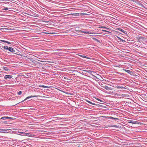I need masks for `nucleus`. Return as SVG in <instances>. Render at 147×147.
<instances>
[{
    "label": "nucleus",
    "mask_w": 147,
    "mask_h": 147,
    "mask_svg": "<svg viewBox=\"0 0 147 147\" xmlns=\"http://www.w3.org/2000/svg\"><path fill=\"white\" fill-rule=\"evenodd\" d=\"M80 109H78L77 108L74 111V119L75 118L74 117H76L77 118L79 119L81 117L82 115L80 114Z\"/></svg>",
    "instance_id": "nucleus-1"
},
{
    "label": "nucleus",
    "mask_w": 147,
    "mask_h": 147,
    "mask_svg": "<svg viewBox=\"0 0 147 147\" xmlns=\"http://www.w3.org/2000/svg\"><path fill=\"white\" fill-rule=\"evenodd\" d=\"M87 14L85 13H81L80 12L77 13H74V21H76V18H77L76 16H83L86 15Z\"/></svg>",
    "instance_id": "nucleus-2"
},
{
    "label": "nucleus",
    "mask_w": 147,
    "mask_h": 147,
    "mask_svg": "<svg viewBox=\"0 0 147 147\" xmlns=\"http://www.w3.org/2000/svg\"><path fill=\"white\" fill-rule=\"evenodd\" d=\"M1 47L6 50H8L10 52H15V51L11 47H9L8 48L7 46H5L3 47L2 45H1Z\"/></svg>",
    "instance_id": "nucleus-3"
},
{
    "label": "nucleus",
    "mask_w": 147,
    "mask_h": 147,
    "mask_svg": "<svg viewBox=\"0 0 147 147\" xmlns=\"http://www.w3.org/2000/svg\"><path fill=\"white\" fill-rule=\"evenodd\" d=\"M80 70L79 69H78V70L74 69V78H75L78 77L79 75L80 74Z\"/></svg>",
    "instance_id": "nucleus-4"
},
{
    "label": "nucleus",
    "mask_w": 147,
    "mask_h": 147,
    "mask_svg": "<svg viewBox=\"0 0 147 147\" xmlns=\"http://www.w3.org/2000/svg\"><path fill=\"white\" fill-rule=\"evenodd\" d=\"M38 97V96H29L27 97L25 99L22 101L21 102H20L19 103H20V102H24L26 100H27L29 98H30L32 97Z\"/></svg>",
    "instance_id": "nucleus-5"
},
{
    "label": "nucleus",
    "mask_w": 147,
    "mask_h": 147,
    "mask_svg": "<svg viewBox=\"0 0 147 147\" xmlns=\"http://www.w3.org/2000/svg\"><path fill=\"white\" fill-rule=\"evenodd\" d=\"M82 33V32L80 30H74V36H76L75 35V34L77 35L81 34Z\"/></svg>",
    "instance_id": "nucleus-6"
},
{
    "label": "nucleus",
    "mask_w": 147,
    "mask_h": 147,
    "mask_svg": "<svg viewBox=\"0 0 147 147\" xmlns=\"http://www.w3.org/2000/svg\"><path fill=\"white\" fill-rule=\"evenodd\" d=\"M77 49H74V57H75L76 58H79L80 57V55L77 54H76V51Z\"/></svg>",
    "instance_id": "nucleus-7"
},
{
    "label": "nucleus",
    "mask_w": 147,
    "mask_h": 147,
    "mask_svg": "<svg viewBox=\"0 0 147 147\" xmlns=\"http://www.w3.org/2000/svg\"><path fill=\"white\" fill-rule=\"evenodd\" d=\"M12 77V76L10 75H6L4 77V79H9L11 78Z\"/></svg>",
    "instance_id": "nucleus-8"
},
{
    "label": "nucleus",
    "mask_w": 147,
    "mask_h": 147,
    "mask_svg": "<svg viewBox=\"0 0 147 147\" xmlns=\"http://www.w3.org/2000/svg\"><path fill=\"white\" fill-rule=\"evenodd\" d=\"M124 70L126 72H127L128 73L130 74V75H132L133 72L131 71L130 70H127V69H124Z\"/></svg>",
    "instance_id": "nucleus-9"
},
{
    "label": "nucleus",
    "mask_w": 147,
    "mask_h": 147,
    "mask_svg": "<svg viewBox=\"0 0 147 147\" xmlns=\"http://www.w3.org/2000/svg\"><path fill=\"white\" fill-rule=\"evenodd\" d=\"M129 123H131L132 124H139V122L137 121H130L128 122Z\"/></svg>",
    "instance_id": "nucleus-10"
},
{
    "label": "nucleus",
    "mask_w": 147,
    "mask_h": 147,
    "mask_svg": "<svg viewBox=\"0 0 147 147\" xmlns=\"http://www.w3.org/2000/svg\"><path fill=\"white\" fill-rule=\"evenodd\" d=\"M79 80H78V78H74V86L75 85H76L77 84L76 83V82H78V81Z\"/></svg>",
    "instance_id": "nucleus-11"
},
{
    "label": "nucleus",
    "mask_w": 147,
    "mask_h": 147,
    "mask_svg": "<svg viewBox=\"0 0 147 147\" xmlns=\"http://www.w3.org/2000/svg\"><path fill=\"white\" fill-rule=\"evenodd\" d=\"M129 0L130 1H133L135 3H137V4H140V1H138V0Z\"/></svg>",
    "instance_id": "nucleus-12"
},
{
    "label": "nucleus",
    "mask_w": 147,
    "mask_h": 147,
    "mask_svg": "<svg viewBox=\"0 0 147 147\" xmlns=\"http://www.w3.org/2000/svg\"><path fill=\"white\" fill-rule=\"evenodd\" d=\"M79 137L77 136H74V141H78L79 140V139L78 138H79Z\"/></svg>",
    "instance_id": "nucleus-13"
},
{
    "label": "nucleus",
    "mask_w": 147,
    "mask_h": 147,
    "mask_svg": "<svg viewBox=\"0 0 147 147\" xmlns=\"http://www.w3.org/2000/svg\"><path fill=\"white\" fill-rule=\"evenodd\" d=\"M117 29L121 31V32H123V33L125 34V32H126V31H125L124 30H123L121 28H117Z\"/></svg>",
    "instance_id": "nucleus-14"
},
{
    "label": "nucleus",
    "mask_w": 147,
    "mask_h": 147,
    "mask_svg": "<svg viewBox=\"0 0 147 147\" xmlns=\"http://www.w3.org/2000/svg\"><path fill=\"white\" fill-rule=\"evenodd\" d=\"M76 104V105H78L79 106L80 105V102H79V100H77V101H75Z\"/></svg>",
    "instance_id": "nucleus-15"
},
{
    "label": "nucleus",
    "mask_w": 147,
    "mask_h": 147,
    "mask_svg": "<svg viewBox=\"0 0 147 147\" xmlns=\"http://www.w3.org/2000/svg\"><path fill=\"white\" fill-rule=\"evenodd\" d=\"M85 100L88 102L89 103H90V104H91L92 105H96V104L94 103H92V102H90V101H89V100Z\"/></svg>",
    "instance_id": "nucleus-16"
},
{
    "label": "nucleus",
    "mask_w": 147,
    "mask_h": 147,
    "mask_svg": "<svg viewBox=\"0 0 147 147\" xmlns=\"http://www.w3.org/2000/svg\"><path fill=\"white\" fill-rule=\"evenodd\" d=\"M92 39L94 40H95L96 41L98 42H100V41L99 40H98V39L96 38H95L94 37V38H92Z\"/></svg>",
    "instance_id": "nucleus-17"
},
{
    "label": "nucleus",
    "mask_w": 147,
    "mask_h": 147,
    "mask_svg": "<svg viewBox=\"0 0 147 147\" xmlns=\"http://www.w3.org/2000/svg\"><path fill=\"white\" fill-rule=\"evenodd\" d=\"M103 88H105V89H106V90H108L109 89V87L108 86H103Z\"/></svg>",
    "instance_id": "nucleus-18"
},
{
    "label": "nucleus",
    "mask_w": 147,
    "mask_h": 147,
    "mask_svg": "<svg viewBox=\"0 0 147 147\" xmlns=\"http://www.w3.org/2000/svg\"><path fill=\"white\" fill-rule=\"evenodd\" d=\"M3 68L4 69L5 71H7L9 70V69L5 67H3Z\"/></svg>",
    "instance_id": "nucleus-19"
},
{
    "label": "nucleus",
    "mask_w": 147,
    "mask_h": 147,
    "mask_svg": "<svg viewBox=\"0 0 147 147\" xmlns=\"http://www.w3.org/2000/svg\"><path fill=\"white\" fill-rule=\"evenodd\" d=\"M25 134H26L28 136H31V134L29 133H25Z\"/></svg>",
    "instance_id": "nucleus-20"
},
{
    "label": "nucleus",
    "mask_w": 147,
    "mask_h": 147,
    "mask_svg": "<svg viewBox=\"0 0 147 147\" xmlns=\"http://www.w3.org/2000/svg\"><path fill=\"white\" fill-rule=\"evenodd\" d=\"M106 118H107L108 119H114V118L113 117H106Z\"/></svg>",
    "instance_id": "nucleus-21"
},
{
    "label": "nucleus",
    "mask_w": 147,
    "mask_h": 147,
    "mask_svg": "<svg viewBox=\"0 0 147 147\" xmlns=\"http://www.w3.org/2000/svg\"><path fill=\"white\" fill-rule=\"evenodd\" d=\"M77 10V9H74V13H77L78 12H80V11H76Z\"/></svg>",
    "instance_id": "nucleus-22"
},
{
    "label": "nucleus",
    "mask_w": 147,
    "mask_h": 147,
    "mask_svg": "<svg viewBox=\"0 0 147 147\" xmlns=\"http://www.w3.org/2000/svg\"><path fill=\"white\" fill-rule=\"evenodd\" d=\"M86 71L87 72H88V73H92V72H94L93 71H91V70H88V71Z\"/></svg>",
    "instance_id": "nucleus-23"
},
{
    "label": "nucleus",
    "mask_w": 147,
    "mask_h": 147,
    "mask_svg": "<svg viewBox=\"0 0 147 147\" xmlns=\"http://www.w3.org/2000/svg\"><path fill=\"white\" fill-rule=\"evenodd\" d=\"M80 57H84V58H88L87 57L84 56V55H80Z\"/></svg>",
    "instance_id": "nucleus-24"
},
{
    "label": "nucleus",
    "mask_w": 147,
    "mask_h": 147,
    "mask_svg": "<svg viewBox=\"0 0 147 147\" xmlns=\"http://www.w3.org/2000/svg\"><path fill=\"white\" fill-rule=\"evenodd\" d=\"M4 118L7 119L9 118V117H2L1 118V119H4Z\"/></svg>",
    "instance_id": "nucleus-25"
},
{
    "label": "nucleus",
    "mask_w": 147,
    "mask_h": 147,
    "mask_svg": "<svg viewBox=\"0 0 147 147\" xmlns=\"http://www.w3.org/2000/svg\"><path fill=\"white\" fill-rule=\"evenodd\" d=\"M86 34H93V32H90V31H87V32H86Z\"/></svg>",
    "instance_id": "nucleus-26"
},
{
    "label": "nucleus",
    "mask_w": 147,
    "mask_h": 147,
    "mask_svg": "<svg viewBox=\"0 0 147 147\" xmlns=\"http://www.w3.org/2000/svg\"><path fill=\"white\" fill-rule=\"evenodd\" d=\"M101 28H105L106 29H107V30H109V28H107V27H105V26H102L101 27Z\"/></svg>",
    "instance_id": "nucleus-27"
},
{
    "label": "nucleus",
    "mask_w": 147,
    "mask_h": 147,
    "mask_svg": "<svg viewBox=\"0 0 147 147\" xmlns=\"http://www.w3.org/2000/svg\"><path fill=\"white\" fill-rule=\"evenodd\" d=\"M22 93V92L21 91H20L18 92V95H21Z\"/></svg>",
    "instance_id": "nucleus-28"
},
{
    "label": "nucleus",
    "mask_w": 147,
    "mask_h": 147,
    "mask_svg": "<svg viewBox=\"0 0 147 147\" xmlns=\"http://www.w3.org/2000/svg\"><path fill=\"white\" fill-rule=\"evenodd\" d=\"M96 99L97 100H98V101H100L101 102H102V101L100 100V99L98 98H96Z\"/></svg>",
    "instance_id": "nucleus-29"
},
{
    "label": "nucleus",
    "mask_w": 147,
    "mask_h": 147,
    "mask_svg": "<svg viewBox=\"0 0 147 147\" xmlns=\"http://www.w3.org/2000/svg\"><path fill=\"white\" fill-rule=\"evenodd\" d=\"M75 27H74V28H75ZM76 28H74V29L76 30H80V28H79V27L78 28H77L76 27Z\"/></svg>",
    "instance_id": "nucleus-30"
},
{
    "label": "nucleus",
    "mask_w": 147,
    "mask_h": 147,
    "mask_svg": "<svg viewBox=\"0 0 147 147\" xmlns=\"http://www.w3.org/2000/svg\"><path fill=\"white\" fill-rule=\"evenodd\" d=\"M19 133H20V134H22L23 135H25V132H19Z\"/></svg>",
    "instance_id": "nucleus-31"
},
{
    "label": "nucleus",
    "mask_w": 147,
    "mask_h": 147,
    "mask_svg": "<svg viewBox=\"0 0 147 147\" xmlns=\"http://www.w3.org/2000/svg\"><path fill=\"white\" fill-rule=\"evenodd\" d=\"M13 53H14V54H16V55H20V54H18V53H16V52H12Z\"/></svg>",
    "instance_id": "nucleus-32"
},
{
    "label": "nucleus",
    "mask_w": 147,
    "mask_h": 147,
    "mask_svg": "<svg viewBox=\"0 0 147 147\" xmlns=\"http://www.w3.org/2000/svg\"><path fill=\"white\" fill-rule=\"evenodd\" d=\"M77 6H78L77 5H74V9H75L77 8Z\"/></svg>",
    "instance_id": "nucleus-33"
},
{
    "label": "nucleus",
    "mask_w": 147,
    "mask_h": 147,
    "mask_svg": "<svg viewBox=\"0 0 147 147\" xmlns=\"http://www.w3.org/2000/svg\"><path fill=\"white\" fill-rule=\"evenodd\" d=\"M8 9L6 7V8H4L3 9V10H6H6H8Z\"/></svg>",
    "instance_id": "nucleus-34"
},
{
    "label": "nucleus",
    "mask_w": 147,
    "mask_h": 147,
    "mask_svg": "<svg viewBox=\"0 0 147 147\" xmlns=\"http://www.w3.org/2000/svg\"><path fill=\"white\" fill-rule=\"evenodd\" d=\"M2 42H5V43H6V41H5V40H0Z\"/></svg>",
    "instance_id": "nucleus-35"
},
{
    "label": "nucleus",
    "mask_w": 147,
    "mask_h": 147,
    "mask_svg": "<svg viewBox=\"0 0 147 147\" xmlns=\"http://www.w3.org/2000/svg\"><path fill=\"white\" fill-rule=\"evenodd\" d=\"M8 130L7 129V130H6V129H0V130H1V131H5V130Z\"/></svg>",
    "instance_id": "nucleus-36"
},
{
    "label": "nucleus",
    "mask_w": 147,
    "mask_h": 147,
    "mask_svg": "<svg viewBox=\"0 0 147 147\" xmlns=\"http://www.w3.org/2000/svg\"><path fill=\"white\" fill-rule=\"evenodd\" d=\"M114 119H115V120H119V119L118 118H114Z\"/></svg>",
    "instance_id": "nucleus-37"
},
{
    "label": "nucleus",
    "mask_w": 147,
    "mask_h": 147,
    "mask_svg": "<svg viewBox=\"0 0 147 147\" xmlns=\"http://www.w3.org/2000/svg\"><path fill=\"white\" fill-rule=\"evenodd\" d=\"M6 43H8V44H11V43L9 42H8V41H6Z\"/></svg>",
    "instance_id": "nucleus-38"
},
{
    "label": "nucleus",
    "mask_w": 147,
    "mask_h": 147,
    "mask_svg": "<svg viewBox=\"0 0 147 147\" xmlns=\"http://www.w3.org/2000/svg\"><path fill=\"white\" fill-rule=\"evenodd\" d=\"M75 94V93H74V97L76 96V97H78L77 96H78V94H76V95H75V94Z\"/></svg>",
    "instance_id": "nucleus-39"
},
{
    "label": "nucleus",
    "mask_w": 147,
    "mask_h": 147,
    "mask_svg": "<svg viewBox=\"0 0 147 147\" xmlns=\"http://www.w3.org/2000/svg\"><path fill=\"white\" fill-rule=\"evenodd\" d=\"M78 68L77 67H74V69H76V70H78Z\"/></svg>",
    "instance_id": "nucleus-40"
},
{
    "label": "nucleus",
    "mask_w": 147,
    "mask_h": 147,
    "mask_svg": "<svg viewBox=\"0 0 147 147\" xmlns=\"http://www.w3.org/2000/svg\"><path fill=\"white\" fill-rule=\"evenodd\" d=\"M76 127L75 128V129H74V132L75 131L76 132L77 131H78L76 130ZM74 134H75V133L74 132Z\"/></svg>",
    "instance_id": "nucleus-41"
},
{
    "label": "nucleus",
    "mask_w": 147,
    "mask_h": 147,
    "mask_svg": "<svg viewBox=\"0 0 147 147\" xmlns=\"http://www.w3.org/2000/svg\"><path fill=\"white\" fill-rule=\"evenodd\" d=\"M82 33H86V31H82Z\"/></svg>",
    "instance_id": "nucleus-42"
},
{
    "label": "nucleus",
    "mask_w": 147,
    "mask_h": 147,
    "mask_svg": "<svg viewBox=\"0 0 147 147\" xmlns=\"http://www.w3.org/2000/svg\"><path fill=\"white\" fill-rule=\"evenodd\" d=\"M116 87H117V88H118V89L120 88V86H116Z\"/></svg>",
    "instance_id": "nucleus-43"
},
{
    "label": "nucleus",
    "mask_w": 147,
    "mask_h": 147,
    "mask_svg": "<svg viewBox=\"0 0 147 147\" xmlns=\"http://www.w3.org/2000/svg\"><path fill=\"white\" fill-rule=\"evenodd\" d=\"M120 88L123 89V88H125L123 86H120Z\"/></svg>",
    "instance_id": "nucleus-44"
},
{
    "label": "nucleus",
    "mask_w": 147,
    "mask_h": 147,
    "mask_svg": "<svg viewBox=\"0 0 147 147\" xmlns=\"http://www.w3.org/2000/svg\"><path fill=\"white\" fill-rule=\"evenodd\" d=\"M21 77H24L25 76V75H23V74H22V75H21Z\"/></svg>",
    "instance_id": "nucleus-45"
},
{
    "label": "nucleus",
    "mask_w": 147,
    "mask_h": 147,
    "mask_svg": "<svg viewBox=\"0 0 147 147\" xmlns=\"http://www.w3.org/2000/svg\"><path fill=\"white\" fill-rule=\"evenodd\" d=\"M40 87H44V88H45V86H39Z\"/></svg>",
    "instance_id": "nucleus-46"
},
{
    "label": "nucleus",
    "mask_w": 147,
    "mask_h": 147,
    "mask_svg": "<svg viewBox=\"0 0 147 147\" xmlns=\"http://www.w3.org/2000/svg\"><path fill=\"white\" fill-rule=\"evenodd\" d=\"M76 1V0H74V3H75L76 4L77 3H76V1Z\"/></svg>",
    "instance_id": "nucleus-47"
},
{
    "label": "nucleus",
    "mask_w": 147,
    "mask_h": 147,
    "mask_svg": "<svg viewBox=\"0 0 147 147\" xmlns=\"http://www.w3.org/2000/svg\"><path fill=\"white\" fill-rule=\"evenodd\" d=\"M76 86L77 85H76L75 86H74V90L77 89V87H76Z\"/></svg>",
    "instance_id": "nucleus-48"
},
{
    "label": "nucleus",
    "mask_w": 147,
    "mask_h": 147,
    "mask_svg": "<svg viewBox=\"0 0 147 147\" xmlns=\"http://www.w3.org/2000/svg\"><path fill=\"white\" fill-rule=\"evenodd\" d=\"M13 118H12V117H9V119H13Z\"/></svg>",
    "instance_id": "nucleus-49"
},
{
    "label": "nucleus",
    "mask_w": 147,
    "mask_h": 147,
    "mask_svg": "<svg viewBox=\"0 0 147 147\" xmlns=\"http://www.w3.org/2000/svg\"><path fill=\"white\" fill-rule=\"evenodd\" d=\"M113 127H117V126L116 125H114L113 126Z\"/></svg>",
    "instance_id": "nucleus-50"
},
{
    "label": "nucleus",
    "mask_w": 147,
    "mask_h": 147,
    "mask_svg": "<svg viewBox=\"0 0 147 147\" xmlns=\"http://www.w3.org/2000/svg\"><path fill=\"white\" fill-rule=\"evenodd\" d=\"M102 31H103V32H107L108 31H106V30H102Z\"/></svg>",
    "instance_id": "nucleus-51"
},
{
    "label": "nucleus",
    "mask_w": 147,
    "mask_h": 147,
    "mask_svg": "<svg viewBox=\"0 0 147 147\" xmlns=\"http://www.w3.org/2000/svg\"><path fill=\"white\" fill-rule=\"evenodd\" d=\"M7 121H4V122H3V123H7Z\"/></svg>",
    "instance_id": "nucleus-52"
},
{
    "label": "nucleus",
    "mask_w": 147,
    "mask_h": 147,
    "mask_svg": "<svg viewBox=\"0 0 147 147\" xmlns=\"http://www.w3.org/2000/svg\"><path fill=\"white\" fill-rule=\"evenodd\" d=\"M0 1H9V0H0Z\"/></svg>",
    "instance_id": "nucleus-53"
},
{
    "label": "nucleus",
    "mask_w": 147,
    "mask_h": 147,
    "mask_svg": "<svg viewBox=\"0 0 147 147\" xmlns=\"http://www.w3.org/2000/svg\"><path fill=\"white\" fill-rule=\"evenodd\" d=\"M45 88H49V87L47 86H45Z\"/></svg>",
    "instance_id": "nucleus-54"
},
{
    "label": "nucleus",
    "mask_w": 147,
    "mask_h": 147,
    "mask_svg": "<svg viewBox=\"0 0 147 147\" xmlns=\"http://www.w3.org/2000/svg\"><path fill=\"white\" fill-rule=\"evenodd\" d=\"M74 147H79V146H77L76 145L75 146H74Z\"/></svg>",
    "instance_id": "nucleus-55"
},
{
    "label": "nucleus",
    "mask_w": 147,
    "mask_h": 147,
    "mask_svg": "<svg viewBox=\"0 0 147 147\" xmlns=\"http://www.w3.org/2000/svg\"><path fill=\"white\" fill-rule=\"evenodd\" d=\"M72 29H73V28H71V29H70V30H69L70 31H71H71H72Z\"/></svg>",
    "instance_id": "nucleus-56"
},
{
    "label": "nucleus",
    "mask_w": 147,
    "mask_h": 147,
    "mask_svg": "<svg viewBox=\"0 0 147 147\" xmlns=\"http://www.w3.org/2000/svg\"><path fill=\"white\" fill-rule=\"evenodd\" d=\"M16 53H18V54H19V53L18 52H16Z\"/></svg>",
    "instance_id": "nucleus-57"
},
{
    "label": "nucleus",
    "mask_w": 147,
    "mask_h": 147,
    "mask_svg": "<svg viewBox=\"0 0 147 147\" xmlns=\"http://www.w3.org/2000/svg\"><path fill=\"white\" fill-rule=\"evenodd\" d=\"M3 133H6V132H3Z\"/></svg>",
    "instance_id": "nucleus-58"
},
{
    "label": "nucleus",
    "mask_w": 147,
    "mask_h": 147,
    "mask_svg": "<svg viewBox=\"0 0 147 147\" xmlns=\"http://www.w3.org/2000/svg\"><path fill=\"white\" fill-rule=\"evenodd\" d=\"M75 59H74V61H76L75 60Z\"/></svg>",
    "instance_id": "nucleus-59"
},
{
    "label": "nucleus",
    "mask_w": 147,
    "mask_h": 147,
    "mask_svg": "<svg viewBox=\"0 0 147 147\" xmlns=\"http://www.w3.org/2000/svg\"><path fill=\"white\" fill-rule=\"evenodd\" d=\"M9 9H11V8H9Z\"/></svg>",
    "instance_id": "nucleus-60"
},
{
    "label": "nucleus",
    "mask_w": 147,
    "mask_h": 147,
    "mask_svg": "<svg viewBox=\"0 0 147 147\" xmlns=\"http://www.w3.org/2000/svg\"><path fill=\"white\" fill-rule=\"evenodd\" d=\"M75 63L74 62V66H75Z\"/></svg>",
    "instance_id": "nucleus-61"
},
{
    "label": "nucleus",
    "mask_w": 147,
    "mask_h": 147,
    "mask_svg": "<svg viewBox=\"0 0 147 147\" xmlns=\"http://www.w3.org/2000/svg\"><path fill=\"white\" fill-rule=\"evenodd\" d=\"M76 119H75L74 120L75 121L76 120Z\"/></svg>",
    "instance_id": "nucleus-62"
},
{
    "label": "nucleus",
    "mask_w": 147,
    "mask_h": 147,
    "mask_svg": "<svg viewBox=\"0 0 147 147\" xmlns=\"http://www.w3.org/2000/svg\"><path fill=\"white\" fill-rule=\"evenodd\" d=\"M74 100H75L74 99Z\"/></svg>",
    "instance_id": "nucleus-63"
}]
</instances>
